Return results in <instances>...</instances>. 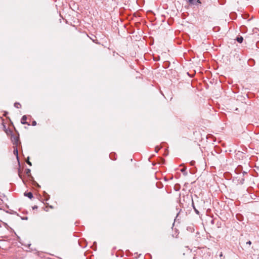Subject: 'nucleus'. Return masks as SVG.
I'll list each match as a JSON object with an SVG mask.
<instances>
[{"instance_id": "obj_3", "label": "nucleus", "mask_w": 259, "mask_h": 259, "mask_svg": "<svg viewBox=\"0 0 259 259\" xmlns=\"http://www.w3.org/2000/svg\"><path fill=\"white\" fill-rule=\"evenodd\" d=\"M24 195L26 196H27L30 199H31L33 198V194L31 192H28V193H25Z\"/></svg>"}, {"instance_id": "obj_5", "label": "nucleus", "mask_w": 259, "mask_h": 259, "mask_svg": "<svg viewBox=\"0 0 259 259\" xmlns=\"http://www.w3.org/2000/svg\"><path fill=\"white\" fill-rule=\"evenodd\" d=\"M14 153L16 155L17 158H18V149L17 148H14Z\"/></svg>"}, {"instance_id": "obj_6", "label": "nucleus", "mask_w": 259, "mask_h": 259, "mask_svg": "<svg viewBox=\"0 0 259 259\" xmlns=\"http://www.w3.org/2000/svg\"><path fill=\"white\" fill-rule=\"evenodd\" d=\"M14 106L17 108H19L21 106V104L19 103L16 102L14 104Z\"/></svg>"}, {"instance_id": "obj_13", "label": "nucleus", "mask_w": 259, "mask_h": 259, "mask_svg": "<svg viewBox=\"0 0 259 259\" xmlns=\"http://www.w3.org/2000/svg\"><path fill=\"white\" fill-rule=\"evenodd\" d=\"M220 257L221 258H222V257H223V253L222 252H221L220 254Z\"/></svg>"}, {"instance_id": "obj_11", "label": "nucleus", "mask_w": 259, "mask_h": 259, "mask_svg": "<svg viewBox=\"0 0 259 259\" xmlns=\"http://www.w3.org/2000/svg\"><path fill=\"white\" fill-rule=\"evenodd\" d=\"M246 244L250 245L251 244V242L250 241H248L246 242Z\"/></svg>"}, {"instance_id": "obj_12", "label": "nucleus", "mask_w": 259, "mask_h": 259, "mask_svg": "<svg viewBox=\"0 0 259 259\" xmlns=\"http://www.w3.org/2000/svg\"><path fill=\"white\" fill-rule=\"evenodd\" d=\"M159 150V148H158V147H156V148H155V151H156V152H157L158 151V150Z\"/></svg>"}, {"instance_id": "obj_9", "label": "nucleus", "mask_w": 259, "mask_h": 259, "mask_svg": "<svg viewBox=\"0 0 259 259\" xmlns=\"http://www.w3.org/2000/svg\"><path fill=\"white\" fill-rule=\"evenodd\" d=\"M26 162L28 164H29V165L31 166L32 165V164H31V162L29 160V157H28V159L26 161Z\"/></svg>"}, {"instance_id": "obj_4", "label": "nucleus", "mask_w": 259, "mask_h": 259, "mask_svg": "<svg viewBox=\"0 0 259 259\" xmlns=\"http://www.w3.org/2000/svg\"><path fill=\"white\" fill-rule=\"evenodd\" d=\"M243 38L242 36L237 37L236 38V40L239 43H242L243 41Z\"/></svg>"}, {"instance_id": "obj_16", "label": "nucleus", "mask_w": 259, "mask_h": 259, "mask_svg": "<svg viewBox=\"0 0 259 259\" xmlns=\"http://www.w3.org/2000/svg\"><path fill=\"white\" fill-rule=\"evenodd\" d=\"M37 208V206H34V207H33V209H34V208Z\"/></svg>"}, {"instance_id": "obj_15", "label": "nucleus", "mask_w": 259, "mask_h": 259, "mask_svg": "<svg viewBox=\"0 0 259 259\" xmlns=\"http://www.w3.org/2000/svg\"><path fill=\"white\" fill-rule=\"evenodd\" d=\"M195 211L198 213V211L196 209H195Z\"/></svg>"}, {"instance_id": "obj_7", "label": "nucleus", "mask_w": 259, "mask_h": 259, "mask_svg": "<svg viewBox=\"0 0 259 259\" xmlns=\"http://www.w3.org/2000/svg\"><path fill=\"white\" fill-rule=\"evenodd\" d=\"M26 174L28 175H29L30 174V169H26Z\"/></svg>"}, {"instance_id": "obj_8", "label": "nucleus", "mask_w": 259, "mask_h": 259, "mask_svg": "<svg viewBox=\"0 0 259 259\" xmlns=\"http://www.w3.org/2000/svg\"><path fill=\"white\" fill-rule=\"evenodd\" d=\"M181 171L182 172H185L184 173V175H187V172H185V171H186V168H182Z\"/></svg>"}, {"instance_id": "obj_1", "label": "nucleus", "mask_w": 259, "mask_h": 259, "mask_svg": "<svg viewBox=\"0 0 259 259\" xmlns=\"http://www.w3.org/2000/svg\"><path fill=\"white\" fill-rule=\"evenodd\" d=\"M26 119H27V116L26 115H23L21 118V123L22 124H27V125H29L30 124L28 122L26 121Z\"/></svg>"}, {"instance_id": "obj_10", "label": "nucleus", "mask_w": 259, "mask_h": 259, "mask_svg": "<svg viewBox=\"0 0 259 259\" xmlns=\"http://www.w3.org/2000/svg\"><path fill=\"white\" fill-rule=\"evenodd\" d=\"M32 125L33 126H35V125H36V122L35 121H32Z\"/></svg>"}, {"instance_id": "obj_2", "label": "nucleus", "mask_w": 259, "mask_h": 259, "mask_svg": "<svg viewBox=\"0 0 259 259\" xmlns=\"http://www.w3.org/2000/svg\"><path fill=\"white\" fill-rule=\"evenodd\" d=\"M12 141L14 142V144L17 145L19 141V138L17 136H12Z\"/></svg>"}, {"instance_id": "obj_14", "label": "nucleus", "mask_w": 259, "mask_h": 259, "mask_svg": "<svg viewBox=\"0 0 259 259\" xmlns=\"http://www.w3.org/2000/svg\"><path fill=\"white\" fill-rule=\"evenodd\" d=\"M194 161H191V165H193V164H194Z\"/></svg>"}]
</instances>
